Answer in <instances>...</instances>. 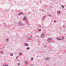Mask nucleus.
Returning a JSON list of instances; mask_svg holds the SVG:
<instances>
[{
	"instance_id": "obj_6",
	"label": "nucleus",
	"mask_w": 66,
	"mask_h": 66,
	"mask_svg": "<svg viewBox=\"0 0 66 66\" xmlns=\"http://www.w3.org/2000/svg\"><path fill=\"white\" fill-rule=\"evenodd\" d=\"M19 25H21V23L20 22H19Z\"/></svg>"
},
{
	"instance_id": "obj_24",
	"label": "nucleus",
	"mask_w": 66,
	"mask_h": 66,
	"mask_svg": "<svg viewBox=\"0 0 66 66\" xmlns=\"http://www.w3.org/2000/svg\"><path fill=\"white\" fill-rule=\"evenodd\" d=\"M33 64H32V65H32V66H33Z\"/></svg>"
},
{
	"instance_id": "obj_23",
	"label": "nucleus",
	"mask_w": 66,
	"mask_h": 66,
	"mask_svg": "<svg viewBox=\"0 0 66 66\" xmlns=\"http://www.w3.org/2000/svg\"><path fill=\"white\" fill-rule=\"evenodd\" d=\"M43 18H44V17L42 18V19H43Z\"/></svg>"
},
{
	"instance_id": "obj_25",
	"label": "nucleus",
	"mask_w": 66,
	"mask_h": 66,
	"mask_svg": "<svg viewBox=\"0 0 66 66\" xmlns=\"http://www.w3.org/2000/svg\"><path fill=\"white\" fill-rule=\"evenodd\" d=\"M23 20H24V19H23Z\"/></svg>"
},
{
	"instance_id": "obj_20",
	"label": "nucleus",
	"mask_w": 66,
	"mask_h": 66,
	"mask_svg": "<svg viewBox=\"0 0 66 66\" xmlns=\"http://www.w3.org/2000/svg\"><path fill=\"white\" fill-rule=\"evenodd\" d=\"M6 41H8V39H7L6 40Z\"/></svg>"
},
{
	"instance_id": "obj_5",
	"label": "nucleus",
	"mask_w": 66,
	"mask_h": 66,
	"mask_svg": "<svg viewBox=\"0 0 66 66\" xmlns=\"http://www.w3.org/2000/svg\"><path fill=\"white\" fill-rule=\"evenodd\" d=\"M21 14H22V12H20L19 13V15H21Z\"/></svg>"
},
{
	"instance_id": "obj_2",
	"label": "nucleus",
	"mask_w": 66,
	"mask_h": 66,
	"mask_svg": "<svg viewBox=\"0 0 66 66\" xmlns=\"http://www.w3.org/2000/svg\"><path fill=\"white\" fill-rule=\"evenodd\" d=\"M49 59V58L46 57L45 58V59L46 60H48V59Z\"/></svg>"
},
{
	"instance_id": "obj_22",
	"label": "nucleus",
	"mask_w": 66,
	"mask_h": 66,
	"mask_svg": "<svg viewBox=\"0 0 66 66\" xmlns=\"http://www.w3.org/2000/svg\"><path fill=\"white\" fill-rule=\"evenodd\" d=\"M5 66V65H3V66Z\"/></svg>"
},
{
	"instance_id": "obj_28",
	"label": "nucleus",
	"mask_w": 66,
	"mask_h": 66,
	"mask_svg": "<svg viewBox=\"0 0 66 66\" xmlns=\"http://www.w3.org/2000/svg\"><path fill=\"white\" fill-rule=\"evenodd\" d=\"M44 47H45V46H44Z\"/></svg>"
},
{
	"instance_id": "obj_4",
	"label": "nucleus",
	"mask_w": 66,
	"mask_h": 66,
	"mask_svg": "<svg viewBox=\"0 0 66 66\" xmlns=\"http://www.w3.org/2000/svg\"><path fill=\"white\" fill-rule=\"evenodd\" d=\"M57 40H62V39H61L59 38H57Z\"/></svg>"
},
{
	"instance_id": "obj_18",
	"label": "nucleus",
	"mask_w": 66,
	"mask_h": 66,
	"mask_svg": "<svg viewBox=\"0 0 66 66\" xmlns=\"http://www.w3.org/2000/svg\"><path fill=\"white\" fill-rule=\"evenodd\" d=\"M5 66H9V65H5Z\"/></svg>"
},
{
	"instance_id": "obj_1",
	"label": "nucleus",
	"mask_w": 66,
	"mask_h": 66,
	"mask_svg": "<svg viewBox=\"0 0 66 66\" xmlns=\"http://www.w3.org/2000/svg\"><path fill=\"white\" fill-rule=\"evenodd\" d=\"M41 36L42 37H44V34L43 33H42L41 35Z\"/></svg>"
},
{
	"instance_id": "obj_12",
	"label": "nucleus",
	"mask_w": 66,
	"mask_h": 66,
	"mask_svg": "<svg viewBox=\"0 0 66 66\" xmlns=\"http://www.w3.org/2000/svg\"><path fill=\"white\" fill-rule=\"evenodd\" d=\"M19 54V55H21L22 54H21V53H20Z\"/></svg>"
},
{
	"instance_id": "obj_10",
	"label": "nucleus",
	"mask_w": 66,
	"mask_h": 66,
	"mask_svg": "<svg viewBox=\"0 0 66 66\" xmlns=\"http://www.w3.org/2000/svg\"><path fill=\"white\" fill-rule=\"evenodd\" d=\"M62 8H64V7L63 5H62Z\"/></svg>"
},
{
	"instance_id": "obj_16",
	"label": "nucleus",
	"mask_w": 66,
	"mask_h": 66,
	"mask_svg": "<svg viewBox=\"0 0 66 66\" xmlns=\"http://www.w3.org/2000/svg\"><path fill=\"white\" fill-rule=\"evenodd\" d=\"M39 31H41V30L40 29H39Z\"/></svg>"
},
{
	"instance_id": "obj_3",
	"label": "nucleus",
	"mask_w": 66,
	"mask_h": 66,
	"mask_svg": "<svg viewBox=\"0 0 66 66\" xmlns=\"http://www.w3.org/2000/svg\"><path fill=\"white\" fill-rule=\"evenodd\" d=\"M25 45H26V46H28L29 45L28 44H27L25 43Z\"/></svg>"
},
{
	"instance_id": "obj_7",
	"label": "nucleus",
	"mask_w": 66,
	"mask_h": 66,
	"mask_svg": "<svg viewBox=\"0 0 66 66\" xmlns=\"http://www.w3.org/2000/svg\"><path fill=\"white\" fill-rule=\"evenodd\" d=\"M50 40H51V38H50L49 39H48V42H50Z\"/></svg>"
},
{
	"instance_id": "obj_27",
	"label": "nucleus",
	"mask_w": 66,
	"mask_h": 66,
	"mask_svg": "<svg viewBox=\"0 0 66 66\" xmlns=\"http://www.w3.org/2000/svg\"><path fill=\"white\" fill-rule=\"evenodd\" d=\"M58 14V13H57V14Z\"/></svg>"
},
{
	"instance_id": "obj_19",
	"label": "nucleus",
	"mask_w": 66,
	"mask_h": 66,
	"mask_svg": "<svg viewBox=\"0 0 66 66\" xmlns=\"http://www.w3.org/2000/svg\"><path fill=\"white\" fill-rule=\"evenodd\" d=\"M20 65V64L19 63L18 64V65Z\"/></svg>"
},
{
	"instance_id": "obj_13",
	"label": "nucleus",
	"mask_w": 66,
	"mask_h": 66,
	"mask_svg": "<svg viewBox=\"0 0 66 66\" xmlns=\"http://www.w3.org/2000/svg\"><path fill=\"white\" fill-rule=\"evenodd\" d=\"M13 55V54H11V56H12V55Z\"/></svg>"
},
{
	"instance_id": "obj_8",
	"label": "nucleus",
	"mask_w": 66,
	"mask_h": 66,
	"mask_svg": "<svg viewBox=\"0 0 66 66\" xmlns=\"http://www.w3.org/2000/svg\"><path fill=\"white\" fill-rule=\"evenodd\" d=\"M58 13H59L60 14V11H58Z\"/></svg>"
},
{
	"instance_id": "obj_26",
	"label": "nucleus",
	"mask_w": 66,
	"mask_h": 66,
	"mask_svg": "<svg viewBox=\"0 0 66 66\" xmlns=\"http://www.w3.org/2000/svg\"><path fill=\"white\" fill-rule=\"evenodd\" d=\"M27 63H28V62H27Z\"/></svg>"
},
{
	"instance_id": "obj_11",
	"label": "nucleus",
	"mask_w": 66,
	"mask_h": 66,
	"mask_svg": "<svg viewBox=\"0 0 66 66\" xmlns=\"http://www.w3.org/2000/svg\"><path fill=\"white\" fill-rule=\"evenodd\" d=\"M33 60V58H31V60Z\"/></svg>"
},
{
	"instance_id": "obj_14",
	"label": "nucleus",
	"mask_w": 66,
	"mask_h": 66,
	"mask_svg": "<svg viewBox=\"0 0 66 66\" xmlns=\"http://www.w3.org/2000/svg\"><path fill=\"white\" fill-rule=\"evenodd\" d=\"M24 18H25V19H26V17L25 16H24Z\"/></svg>"
},
{
	"instance_id": "obj_21",
	"label": "nucleus",
	"mask_w": 66,
	"mask_h": 66,
	"mask_svg": "<svg viewBox=\"0 0 66 66\" xmlns=\"http://www.w3.org/2000/svg\"><path fill=\"white\" fill-rule=\"evenodd\" d=\"M49 16H51V15H49Z\"/></svg>"
},
{
	"instance_id": "obj_15",
	"label": "nucleus",
	"mask_w": 66,
	"mask_h": 66,
	"mask_svg": "<svg viewBox=\"0 0 66 66\" xmlns=\"http://www.w3.org/2000/svg\"><path fill=\"white\" fill-rule=\"evenodd\" d=\"M30 49V48H27V49L28 50V49Z\"/></svg>"
},
{
	"instance_id": "obj_17",
	"label": "nucleus",
	"mask_w": 66,
	"mask_h": 66,
	"mask_svg": "<svg viewBox=\"0 0 66 66\" xmlns=\"http://www.w3.org/2000/svg\"><path fill=\"white\" fill-rule=\"evenodd\" d=\"M54 22H56V21H54Z\"/></svg>"
},
{
	"instance_id": "obj_9",
	"label": "nucleus",
	"mask_w": 66,
	"mask_h": 66,
	"mask_svg": "<svg viewBox=\"0 0 66 66\" xmlns=\"http://www.w3.org/2000/svg\"><path fill=\"white\" fill-rule=\"evenodd\" d=\"M62 39H64V37H62Z\"/></svg>"
}]
</instances>
